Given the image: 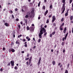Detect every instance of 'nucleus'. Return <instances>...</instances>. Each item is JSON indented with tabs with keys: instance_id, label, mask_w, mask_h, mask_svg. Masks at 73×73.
Listing matches in <instances>:
<instances>
[{
	"instance_id": "nucleus-1",
	"label": "nucleus",
	"mask_w": 73,
	"mask_h": 73,
	"mask_svg": "<svg viewBox=\"0 0 73 73\" xmlns=\"http://www.w3.org/2000/svg\"><path fill=\"white\" fill-rule=\"evenodd\" d=\"M40 33L38 34V36L39 38H42V35L44 33L43 32H42L41 31H40Z\"/></svg>"
},
{
	"instance_id": "nucleus-2",
	"label": "nucleus",
	"mask_w": 73,
	"mask_h": 73,
	"mask_svg": "<svg viewBox=\"0 0 73 73\" xmlns=\"http://www.w3.org/2000/svg\"><path fill=\"white\" fill-rule=\"evenodd\" d=\"M56 17L54 15L52 17V23H54V21L56 20Z\"/></svg>"
},
{
	"instance_id": "nucleus-3",
	"label": "nucleus",
	"mask_w": 73,
	"mask_h": 73,
	"mask_svg": "<svg viewBox=\"0 0 73 73\" xmlns=\"http://www.w3.org/2000/svg\"><path fill=\"white\" fill-rule=\"evenodd\" d=\"M65 3L63 4L62 7L61 9V11H62V10H65Z\"/></svg>"
},
{
	"instance_id": "nucleus-4",
	"label": "nucleus",
	"mask_w": 73,
	"mask_h": 73,
	"mask_svg": "<svg viewBox=\"0 0 73 73\" xmlns=\"http://www.w3.org/2000/svg\"><path fill=\"white\" fill-rule=\"evenodd\" d=\"M10 62L11 64V66H14V63H15V62L13 61L12 60Z\"/></svg>"
},
{
	"instance_id": "nucleus-5",
	"label": "nucleus",
	"mask_w": 73,
	"mask_h": 73,
	"mask_svg": "<svg viewBox=\"0 0 73 73\" xmlns=\"http://www.w3.org/2000/svg\"><path fill=\"white\" fill-rule=\"evenodd\" d=\"M30 31H32L33 32L34 31V29H33V27H30Z\"/></svg>"
},
{
	"instance_id": "nucleus-6",
	"label": "nucleus",
	"mask_w": 73,
	"mask_h": 73,
	"mask_svg": "<svg viewBox=\"0 0 73 73\" xmlns=\"http://www.w3.org/2000/svg\"><path fill=\"white\" fill-rule=\"evenodd\" d=\"M41 60V57H40L39 58L38 62V66L40 65V62Z\"/></svg>"
},
{
	"instance_id": "nucleus-7",
	"label": "nucleus",
	"mask_w": 73,
	"mask_h": 73,
	"mask_svg": "<svg viewBox=\"0 0 73 73\" xmlns=\"http://www.w3.org/2000/svg\"><path fill=\"white\" fill-rule=\"evenodd\" d=\"M48 13V10H47L44 13V15L45 16Z\"/></svg>"
},
{
	"instance_id": "nucleus-8",
	"label": "nucleus",
	"mask_w": 73,
	"mask_h": 73,
	"mask_svg": "<svg viewBox=\"0 0 73 73\" xmlns=\"http://www.w3.org/2000/svg\"><path fill=\"white\" fill-rule=\"evenodd\" d=\"M31 14V12L29 11L27 13L26 15H27L28 16H30Z\"/></svg>"
},
{
	"instance_id": "nucleus-9",
	"label": "nucleus",
	"mask_w": 73,
	"mask_h": 73,
	"mask_svg": "<svg viewBox=\"0 0 73 73\" xmlns=\"http://www.w3.org/2000/svg\"><path fill=\"white\" fill-rule=\"evenodd\" d=\"M73 19V16H71L70 17V21H72V20Z\"/></svg>"
},
{
	"instance_id": "nucleus-10",
	"label": "nucleus",
	"mask_w": 73,
	"mask_h": 73,
	"mask_svg": "<svg viewBox=\"0 0 73 73\" xmlns=\"http://www.w3.org/2000/svg\"><path fill=\"white\" fill-rule=\"evenodd\" d=\"M44 30H45V29L43 27L41 29L40 31L42 32H43V31H44Z\"/></svg>"
},
{
	"instance_id": "nucleus-11",
	"label": "nucleus",
	"mask_w": 73,
	"mask_h": 73,
	"mask_svg": "<svg viewBox=\"0 0 73 73\" xmlns=\"http://www.w3.org/2000/svg\"><path fill=\"white\" fill-rule=\"evenodd\" d=\"M68 33L65 36V40H66V37H67V36H68Z\"/></svg>"
},
{
	"instance_id": "nucleus-12",
	"label": "nucleus",
	"mask_w": 73,
	"mask_h": 73,
	"mask_svg": "<svg viewBox=\"0 0 73 73\" xmlns=\"http://www.w3.org/2000/svg\"><path fill=\"white\" fill-rule=\"evenodd\" d=\"M9 25V24L7 23H5V25L6 27H8Z\"/></svg>"
},
{
	"instance_id": "nucleus-13",
	"label": "nucleus",
	"mask_w": 73,
	"mask_h": 73,
	"mask_svg": "<svg viewBox=\"0 0 73 73\" xmlns=\"http://www.w3.org/2000/svg\"><path fill=\"white\" fill-rule=\"evenodd\" d=\"M66 28L65 27L64 31L63 32L64 33H65L66 32Z\"/></svg>"
},
{
	"instance_id": "nucleus-14",
	"label": "nucleus",
	"mask_w": 73,
	"mask_h": 73,
	"mask_svg": "<svg viewBox=\"0 0 73 73\" xmlns=\"http://www.w3.org/2000/svg\"><path fill=\"white\" fill-rule=\"evenodd\" d=\"M52 63V65H54L56 64V62H55V61H53Z\"/></svg>"
},
{
	"instance_id": "nucleus-15",
	"label": "nucleus",
	"mask_w": 73,
	"mask_h": 73,
	"mask_svg": "<svg viewBox=\"0 0 73 73\" xmlns=\"http://www.w3.org/2000/svg\"><path fill=\"white\" fill-rule=\"evenodd\" d=\"M64 21V17H63V18H62L61 20V22H62L63 21Z\"/></svg>"
},
{
	"instance_id": "nucleus-16",
	"label": "nucleus",
	"mask_w": 73,
	"mask_h": 73,
	"mask_svg": "<svg viewBox=\"0 0 73 73\" xmlns=\"http://www.w3.org/2000/svg\"><path fill=\"white\" fill-rule=\"evenodd\" d=\"M11 52L13 53V52H15V49L12 48Z\"/></svg>"
},
{
	"instance_id": "nucleus-17",
	"label": "nucleus",
	"mask_w": 73,
	"mask_h": 73,
	"mask_svg": "<svg viewBox=\"0 0 73 73\" xmlns=\"http://www.w3.org/2000/svg\"><path fill=\"white\" fill-rule=\"evenodd\" d=\"M66 0H62V3H63V4H65V1Z\"/></svg>"
},
{
	"instance_id": "nucleus-18",
	"label": "nucleus",
	"mask_w": 73,
	"mask_h": 73,
	"mask_svg": "<svg viewBox=\"0 0 73 73\" xmlns=\"http://www.w3.org/2000/svg\"><path fill=\"white\" fill-rule=\"evenodd\" d=\"M68 15V13H66L65 14V16H67Z\"/></svg>"
},
{
	"instance_id": "nucleus-19",
	"label": "nucleus",
	"mask_w": 73,
	"mask_h": 73,
	"mask_svg": "<svg viewBox=\"0 0 73 73\" xmlns=\"http://www.w3.org/2000/svg\"><path fill=\"white\" fill-rule=\"evenodd\" d=\"M27 31H29V30H30L29 28V26H28L27 27Z\"/></svg>"
},
{
	"instance_id": "nucleus-20",
	"label": "nucleus",
	"mask_w": 73,
	"mask_h": 73,
	"mask_svg": "<svg viewBox=\"0 0 73 73\" xmlns=\"http://www.w3.org/2000/svg\"><path fill=\"white\" fill-rule=\"evenodd\" d=\"M29 17V15H27V14H26V15L25 16V18H28V17Z\"/></svg>"
},
{
	"instance_id": "nucleus-21",
	"label": "nucleus",
	"mask_w": 73,
	"mask_h": 73,
	"mask_svg": "<svg viewBox=\"0 0 73 73\" xmlns=\"http://www.w3.org/2000/svg\"><path fill=\"white\" fill-rule=\"evenodd\" d=\"M52 14L51 15H50L48 16V18H51V17H52Z\"/></svg>"
},
{
	"instance_id": "nucleus-22",
	"label": "nucleus",
	"mask_w": 73,
	"mask_h": 73,
	"mask_svg": "<svg viewBox=\"0 0 73 73\" xmlns=\"http://www.w3.org/2000/svg\"><path fill=\"white\" fill-rule=\"evenodd\" d=\"M49 19H48L46 21V23L47 24H48V23H49Z\"/></svg>"
},
{
	"instance_id": "nucleus-23",
	"label": "nucleus",
	"mask_w": 73,
	"mask_h": 73,
	"mask_svg": "<svg viewBox=\"0 0 73 73\" xmlns=\"http://www.w3.org/2000/svg\"><path fill=\"white\" fill-rule=\"evenodd\" d=\"M9 52H12V48L9 49Z\"/></svg>"
},
{
	"instance_id": "nucleus-24",
	"label": "nucleus",
	"mask_w": 73,
	"mask_h": 73,
	"mask_svg": "<svg viewBox=\"0 0 73 73\" xmlns=\"http://www.w3.org/2000/svg\"><path fill=\"white\" fill-rule=\"evenodd\" d=\"M65 42H62V45H64L65 44Z\"/></svg>"
},
{
	"instance_id": "nucleus-25",
	"label": "nucleus",
	"mask_w": 73,
	"mask_h": 73,
	"mask_svg": "<svg viewBox=\"0 0 73 73\" xmlns=\"http://www.w3.org/2000/svg\"><path fill=\"white\" fill-rule=\"evenodd\" d=\"M50 9H52V5H51L50 6Z\"/></svg>"
},
{
	"instance_id": "nucleus-26",
	"label": "nucleus",
	"mask_w": 73,
	"mask_h": 73,
	"mask_svg": "<svg viewBox=\"0 0 73 73\" xmlns=\"http://www.w3.org/2000/svg\"><path fill=\"white\" fill-rule=\"evenodd\" d=\"M11 65V63L10 62L8 63V64H7V66H10Z\"/></svg>"
},
{
	"instance_id": "nucleus-27",
	"label": "nucleus",
	"mask_w": 73,
	"mask_h": 73,
	"mask_svg": "<svg viewBox=\"0 0 73 73\" xmlns=\"http://www.w3.org/2000/svg\"><path fill=\"white\" fill-rule=\"evenodd\" d=\"M14 69H15V70H16L17 69H18V68H17V66H15V67H14Z\"/></svg>"
},
{
	"instance_id": "nucleus-28",
	"label": "nucleus",
	"mask_w": 73,
	"mask_h": 73,
	"mask_svg": "<svg viewBox=\"0 0 73 73\" xmlns=\"http://www.w3.org/2000/svg\"><path fill=\"white\" fill-rule=\"evenodd\" d=\"M29 58H26L25 59V61H27V60H29Z\"/></svg>"
},
{
	"instance_id": "nucleus-29",
	"label": "nucleus",
	"mask_w": 73,
	"mask_h": 73,
	"mask_svg": "<svg viewBox=\"0 0 73 73\" xmlns=\"http://www.w3.org/2000/svg\"><path fill=\"white\" fill-rule=\"evenodd\" d=\"M65 73H68V70H65Z\"/></svg>"
},
{
	"instance_id": "nucleus-30",
	"label": "nucleus",
	"mask_w": 73,
	"mask_h": 73,
	"mask_svg": "<svg viewBox=\"0 0 73 73\" xmlns=\"http://www.w3.org/2000/svg\"><path fill=\"white\" fill-rule=\"evenodd\" d=\"M32 59V56H31L30 58V59H29V60H31Z\"/></svg>"
},
{
	"instance_id": "nucleus-31",
	"label": "nucleus",
	"mask_w": 73,
	"mask_h": 73,
	"mask_svg": "<svg viewBox=\"0 0 73 73\" xmlns=\"http://www.w3.org/2000/svg\"><path fill=\"white\" fill-rule=\"evenodd\" d=\"M43 9H44V10L45 9V6H44L43 7Z\"/></svg>"
},
{
	"instance_id": "nucleus-32",
	"label": "nucleus",
	"mask_w": 73,
	"mask_h": 73,
	"mask_svg": "<svg viewBox=\"0 0 73 73\" xmlns=\"http://www.w3.org/2000/svg\"><path fill=\"white\" fill-rule=\"evenodd\" d=\"M55 33H56L55 31H54V32H52V35H54Z\"/></svg>"
},
{
	"instance_id": "nucleus-33",
	"label": "nucleus",
	"mask_w": 73,
	"mask_h": 73,
	"mask_svg": "<svg viewBox=\"0 0 73 73\" xmlns=\"http://www.w3.org/2000/svg\"><path fill=\"white\" fill-rule=\"evenodd\" d=\"M26 64L27 65H28V66H29V65H28V64H29V62H26Z\"/></svg>"
},
{
	"instance_id": "nucleus-34",
	"label": "nucleus",
	"mask_w": 73,
	"mask_h": 73,
	"mask_svg": "<svg viewBox=\"0 0 73 73\" xmlns=\"http://www.w3.org/2000/svg\"><path fill=\"white\" fill-rule=\"evenodd\" d=\"M64 11H65V10H63V11H62V13H61V14H62V13H64Z\"/></svg>"
},
{
	"instance_id": "nucleus-35",
	"label": "nucleus",
	"mask_w": 73,
	"mask_h": 73,
	"mask_svg": "<svg viewBox=\"0 0 73 73\" xmlns=\"http://www.w3.org/2000/svg\"><path fill=\"white\" fill-rule=\"evenodd\" d=\"M40 1L39 2V3H38V7H40Z\"/></svg>"
},
{
	"instance_id": "nucleus-36",
	"label": "nucleus",
	"mask_w": 73,
	"mask_h": 73,
	"mask_svg": "<svg viewBox=\"0 0 73 73\" xmlns=\"http://www.w3.org/2000/svg\"><path fill=\"white\" fill-rule=\"evenodd\" d=\"M53 25L54 27H55L56 26V24L55 23H54Z\"/></svg>"
},
{
	"instance_id": "nucleus-37",
	"label": "nucleus",
	"mask_w": 73,
	"mask_h": 73,
	"mask_svg": "<svg viewBox=\"0 0 73 73\" xmlns=\"http://www.w3.org/2000/svg\"><path fill=\"white\" fill-rule=\"evenodd\" d=\"M26 41V40L25 39H24L22 41H23V42H25Z\"/></svg>"
},
{
	"instance_id": "nucleus-38",
	"label": "nucleus",
	"mask_w": 73,
	"mask_h": 73,
	"mask_svg": "<svg viewBox=\"0 0 73 73\" xmlns=\"http://www.w3.org/2000/svg\"><path fill=\"white\" fill-rule=\"evenodd\" d=\"M31 13L33 14V13H34V11H33V10L32 11H31Z\"/></svg>"
},
{
	"instance_id": "nucleus-39",
	"label": "nucleus",
	"mask_w": 73,
	"mask_h": 73,
	"mask_svg": "<svg viewBox=\"0 0 73 73\" xmlns=\"http://www.w3.org/2000/svg\"><path fill=\"white\" fill-rule=\"evenodd\" d=\"M29 53H28L27 54V57H29Z\"/></svg>"
},
{
	"instance_id": "nucleus-40",
	"label": "nucleus",
	"mask_w": 73,
	"mask_h": 73,
	"mask_svg": "<svg viewBox=\"0 0 73 73\" xmlns=\"http://www.w3.org/2000/svg\"><path fill=\"white\" fill-rule=\"evenodd\" d=\"M19 42L18 40H17V41L16 42V44H17L19 43Z\"/></svg>"
},
{
	"instance_id": "nucleus-41",
	"label": "nucleus",
	"mask_w": 73,
	"mask_h": 73,
	"mask_svg": "<svg viewBox=\"0 0 73 73\" xmlns=\"http://www.w3.org/2000/svg\"><path fill=\"white\" fill-rule=\"evenodd\" d=\"M60 31H62L63 30V29L62 28H59Z\"/></svg>"
},
{
	"instance_id": "nucleus-42",
	"label": "nucleus",
	"mask_w": 73,
	"mask_h": 73,
	"mask_svg": "<svg viewBox=\"0 0 73 73\" xmlns=\"http://www.w3.org/2000/svg\"><path fill=\"white\" fill-rule=\"evenodd\" d=\"M0 70L1 72H2L3 70V68H1L0 69Z\"/></svg>"
},
{
	"instance_id": "nucleus-43",
	"label": "nucleus",
	"mask_w": 73,
	"mask_h": 73,
	"mask_svg": "<svg viewBox=\"0 0 73 73\" xmlns=\"http://www.w3.org/2000/svg\"><path fill=\"white\" fill-rule=\"evenodd\" d=\"M47 34V33L46 32V33L44 34V36H46V35Z\"/></svg>"
},
{
	"instance_id": "nucleus-44",
	"label": "nucleus",
	"mask_w": 73,
	"mask_h": 73,
	"mask_svg": "<svg viewBox=\"0 0 73 73\" xmlns=\"http://www.w3.org/2000/svg\"><path fill=\"white\" fill-rule=\"evenodd\" d=\"M58 52H59V51H58V50L56 51V53H57V55H58Z\"/></svg>"
},
{
	"instance_id": "nucleus-45",
	"label": "nucleus",
	"mask_w": 73,
	"mask_h": 73,
	"mask_svg": "<svg viewBox=\"0 0 73 73\" xmlns=\"http://www.w3.org/2000/svg\"><path fill=\"white\" fill-rule=\"evenodd\" d=\"M72 2V0H70V4H71Z\"/></svg>"
},
{
	"instance_id": "nucleus-46",
	"label": "nucleus",
	"mask_w": 73,
	"mask_h": 73,
	"mask_svg": "<svg viewBox=\"0 0 73 73\" xmlns=\"http://www.w3.org/2000/svg\"><path fill=\"white\" fill-rule=\"evenodd\" d=\"M70 23L71 24H73V21H70Z\"/></svg>"
},
{
	"instance_id": "nucleus-47",
	"label": "nucleus",
	"mask_w": 73,
	"mask_h": 73,
	"mask_svg": "<svg viewBox=\"0 0 73 73\" xmlns=\"http://www.w3.org/2000/svg\"><path fill=\"white\" fill-rule=\"evenodd\" d=\"M46 32V30H45V29H44V30H43V33H45Z\"/></svg>"
},
{
	"instance_id": "nucleus-48",
	"label": "nucleus",
	"mask_w": 73,
	"mask_h": 73,
	"mask_svg": "<svg viewBox=\"0 0 73 73\" xmlns=\"http://www.w3.org/2000/svg\"><path fill=\"white\" fill-rule=\"evenodd\" d=\"M50 37H52V34H51L50 35Z\"/></svg>"
},
{
	"instance_id": "nucleus-49",
	"label": "nucleus",
	"mask_w": 73,
	"mask_h": 73,
	"mask_svg": "<svg viewBox=\"0 0 73 73\" xmlns=\"http://www.w3.org/2000/svg\"><path fill=\"white\" fill-rule=\"evenodd\" d=\"M12 17L13 19H14V16H13V14L12 15Z\"/></svg>"
},
{
	"instance_id": "nucleus-50",
	"label": "nucleus",
	"mask_w": 73,
	"mask_h": 73,
	"mask_svg": "<svg viewBox=\"0 0 73 73\" xmlns=\"http://www.w3.org/2000/svg\"><path fill=\"white\" fill-rule=\"evenodd\" d=\"M40 41H41V39H39L38 40V42H40Z\"/></svg>"
},
{
	"instance_id": "nucleus-51",
	"label": "nucleus",
	"mask_w": 73,
	"mask_h": 73,
	"mask_svg": "<svg viewBox=\"0 0 73 73\" xmlns=\"http://www.w3.org/2000/svg\"><path fill=\"white\" fill-rule=\"evenodd\" d=\"M26 39H27V40H28V39L29 38V36H27V37H26Z\"/></svg>"
},
{
	"instance_id": "nucleus-52",
	"label": "nucleus",
	"mask_w": 73,
	"mask_h": 73,
	"mask_svg": "<svg viewBox=\"0 0 73 73\" xmlns=\"http://www.w3.org/2000/svg\"><path fill=\"white\" fill-rule=\"evenodd\" d=\"M10 13H13V11H10Z\"/></svg>"
},
{
	"instance_id": "nucleus-53",
	"label": "nucleus",
	"mask_w": 73,
	"mask_h": 73,
	"mask_svg": "<svg viewBox=\"0 0 73 73\" xmlns=\"http://www.w3.org/2000/svg\"><path fill=\"white\" fill-rule=\"evenodd\" d=\"M16 21H19V19H16Z\"/></svg>"
},
{
	"instance_id": "nucleus-54",
	"label": "nucleus",
	"mask_w": 73,
	"mask_h": 73,
	"mask_svg": "<svg viewBox=\"0 0 73 73\" xmlns=\"http://www.w3.org/2000/svg\"><path fill=\"white\" fill-rule=\"evenodd\" d=\"M29 64H30V63L31 62V60H29Z\"/></svg>"
},
{
	"instance_id": "nucleus-55",
	"label": "nucleus",
	"mask_w": 73,
	"mask_h": 73,
	"mask_svg": "<svg viewBox=\"0 0 73 73\" xmlns=\"http://www.w3.org/2000/svg\"><path fill=\"white\" fill-rule=\"evenodd\" d=\"M62 26H64V23H62V24L61 25Z\"/></svg>"
},
{
	"instance_id": "nucleus-56",
	"label": "nucleus",
	"mask_w": 73,
	"mask_h": 73,
	"mask_svg": "<svg viewBox=\"0 0 73 73\" xmlns=\"http://www.w3.org/2000/svg\"><path fill=\"white\" fill-rule=\"evenodd\" d=\"M27 44H25V47H27Z\"/></svg>"
},
{
	"instance_id": "nucleus-57",
	"label": "nucleus",
	"mask_w": 73,
	"mask_h": 73,
	"mask_svg": "<svg viewBox=\"0 0 73 73\" xmlns=\"http://www.w3.org/2000/svg\"><path fill=\"white\" fill-rule=\"evenodd\" d=\"M65 50L64 49L63 50V53H65Z\"/></svg>"
},
{
	"instance_id": "nucleus-58",
	"label": "nucleus",
	"mask_w": 73,
	"mask_h": 73,
	"mask_svg": "<svg viewBox=\"0 0 73 73\" xmlns=\"http://www.w3.org/2000/svg\"><path fill=\"white\" fill-rule=\"evenodd\" d=\"M15 11H17V8H16L15 9Z\"/></svg>"
},
{
	"instance_id": "nucleus-59",
	"label": "nucleus",
	"mask_w": 73,
	"mask_h": 73,
	"mask_svg": "<svg viewBox=\"0 0 73 73\" xmlns=\"http://www.w3.org/2000/svg\"><path fill=\"white\" fill-rule=\"evenodd\" d=\"M64 40H65V38L63 37L62 38V41H64Z\"/></svg>"
},
{
	"instance_id": "nucleus-60",
	"label": "nucleus",
	"mask_w": 73,
	"mask_h": 73,
	"mask_svg": "<svg viewBox=\"0 0 73 73\" xmlns=\"http://www.w3.org/2000/svg\"><path fill=\"white\" fill-rule=\"evenodd\" d=\"M27 40H28V41H30V40H31V38H29Z\"/></svg>"
},
{
	"instance_id": "nucleus-61",
	"label": "nucleus",
	"mask_w": 73,
	"mask_h": 73,
	"mask_svg": "<svg viewBox=\"0 0 73 73\" xmlns=\"http://www.w3.org/2000/svg\"><path fill=\"white\" fill-rule=\"evenodd\" d=\"M69 11V9H68V10H67L66 12L68 13V11Z\"/></svg>"
},
{
	"instance_id": "nucleus-62",
	"label": "nucleus",
	"mask_w": 73,
	"mask_h": 73,
	"mask_svg": "<svg viewBox=\"0 0 73 73\" xmlns=\"http://www.w3.org/2000/svg\"><path fill=\"white\" fill-rule=\"evenodd\" d=\"M18 27L19 28H20V25H18Z\"/></svg>"
},
{
	"instance_id": "nucleus-63",
	"label": "nucleus",
	"mask_w": 73,
	"mask_h": 73,
	"mask_svg": "<svg viewBox=\"0 0 73 73\" xmlns=\"http://www.w3.org/2000/svg\"><path fill=\"white\" fill-rule=\"evenodd\" d=\"M61 65V63H59L58 64V66H60Z\"/></svg>"
},
{
	"instance_id": "nucleus-64",
	"label": "nucleus",
	"mask_w": 73,
	"mask_h": 73,
	"mask_svg": "<svg viewBox=\"0 0 73 73\" xmlns=\"http://www.w3.org/2000/svg\"><path fill=\"white\" fill-rule=\"evenodd\" d=\"M22 53H24V51H22L21 52Z\"/></svg>"
}]
</instances>
